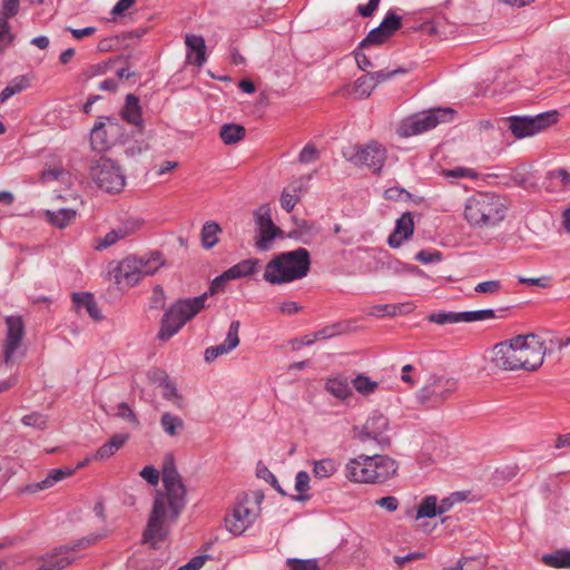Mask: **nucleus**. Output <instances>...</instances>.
Segmentation results:
<instances>
[{
    "mask_svg": "<svg viewBox=\"0 0 570 570\" xmlns=\"http://www.w3.org/2000/svg\"><path fill=\"white\" fill-rule=\"evenodd\" d=\"M258 264L259 261L256 258L244 259L225 271V277L236 279L253 275L257 271Z\"/></svg>",
    "mask_w": 570,
    "mask_h": 570,
    "instance_id": "27",
    "label": "nucleus"
},
{
    "mask_svg": "<svg viewBox=\"0 0 570 570\" xmlns=\"http://www.w3.org/2000/svg\"><path fill=\"white\" fill-rule=\"evenodd\" d=\"M459 381L454 376L430 374L423 386L416 392V401L426 409H438L458 390Z\"/></svg>",
    "mask_w": 570,
    "mask_h": 570,
    "instance_id": "7",
    "label": "nucleus"
},
{
    "mask_svg": "<svg viewBox=\"0 0 570 570\" xmlns=\"http://www.w3.org/2000/svg\"><path fill=\"white\" fill-rule=\"evenodd\" d=\"M338 470V463L331 458L313 462V474L317 479H327Z\"/></svg>",
    "mask_w": 570,
    "mask_h": 570,
    "instance_id": "35",
    "label": "nucleus"
},
{
    "mask_svg": "<svg viewBox=\"0 0 570 570\" xmlns=\"http://www.w3.org/2000/svg\"><path fill=\"white\" fill-rule=\"evenodd\" d=\"M77 212L71 208H60L58 210H47V219L58 228L67 227L71 222L75 220Z\"/></svg>",
    "mask_w": 570,
    "mask_h": 570,
    "instance_id": "31",
    "label": "nucleus"
},
{
    "mask_svg": "<svg viewBox=\"0 0 570 570\" xmlns=\"http://www.w3.org/2000/svg\"><path fill=\"white\" fill-rule=\"evenodd\" d=\"M379 26L390 38L402 27V19L393 11H389Z\"/></svg>",
    "mask_w": 570,
    "mask_h": 570,
    "instance_id": "44",
    "label": "nucleus"
},
{
    "mask_svg": "<svg viewBox=\"0 0 570 570\" xmlns=\"http://www.w3.org/2000/svg\"><path fill=\"white\" fill-rule=\"evenodd\" d=\"M245 128L236 124H225L220 127L219 137L226 145H233L245 137Z\"/></svg>",
    "mask_w": 570,
    "mask_h": 570,
    "instance_id": "33",
    "label": "nucleus"
},
{
    "mask_svg": "<svg viewBox=\"0 0 570 570\" xmlns=\"http://www.w3.org/2000/svg\"><path fill=\"white\" fill-rule=\"evenodd\" d=\"M160 426L169 436H176L185 428L184 420L170 412H165L160 417Z\"/></svg>",
    "mask_w": 570,
    "mask_h": 570,
    "instance_id": "32",
    "label": "nucleus"
},
{
    "mask_svg": "<svg viewBox=\"0 0 570 570\" xmlns=\"http://www.w3.org/2000/svg\"><path fill=\"white\" fill-rule=\"evenodd\" d=\"M29 86V80L24 76H20L14 78L1 92H0V101L4 102L10 97L16 94L21 92Z\"/></svg>",
    "mask_w": 570,
    "mask_h": 570,
    "instance_id": "39",
    "label": "nucleus"
},
{
    "mask_svg": "<svg viewBox=\"0 0 570 570\" xmlns=\"http://www.w3.org/2000/svg\"><path fill=\"white\" fill-rule=\"evenodd\" d=\"M409 72V69L405 68H396L393 70H379L375 72H368L371 79L374 81L375 87L384 81L392 79L397 75H405Z\"/></svg>",
    "mask_w": 570,
    "mask_h": 570,
    "instance_id": "48",
    "label": "nucleus"
},
{
    "mask_svg": "<svg viewBox=\"0 0 570 570\" xmlns=\"http://www.w3.org/2000/svg\"><path fill=\"white\" fill-rule=\"evenodd\" d=\"M21 422L26 426H32V428L42 430L47 425V416L39 412H33V413L24 415L21 419Z\"/></svg>",
    "mask_w": 570,
    "mask_h": 570,
    "instance_id": "50",
    "label": "nucleus"
},
{
    "mask_svg": "<svg viewBox=\"0 0 570 570\" xmlns=\"http://www.w3.org/2000/svg\"><path fill=\"white\" fill-rule=\"evenodd\" d=\"M309 474L306 471H299L295 478V490L298 492V495L294 499L296 501L305 502L309 499V495L306 492L309 490Z\"/></svg>",
    "mask_w": 570,
    "mask_h": 570,
    "instance_id": "42",
    "label": "nucleus"
},
{
    "mask_svg": "<svg viewBox=\"0 0 570 570\" xmlns=\"http://www.w3.org/2000/svg\"><path fill=\"white\" fill-rule=\"evenodd\" d=\"M107 127V134L112 139L114 144H125V128L120 121L115 117H101Z\"/></svg>",
    "mask_w": 570,
    "mask_h": 570,
    "instance_id": "36",
    "label": "nucleus"
},
{
    "mask_svg": "<svg viewBox=\"0 0 570 570\" xmlns=\"http://www.w3.org/2000/svg\"><path fill=\"white\" fill-rule=\"evenodd\" d=\"M311 268V255L304 247L283 252L271 259L263 278L273 285L291 283L305 277Z\"/></svg>",
    "mask_w": 570,
    "mask_h": 570,
    "instance_id": "4",
    "label": "nucleus"
},
{
    "mask_svg": "<svg viewBox=\"0 0 570 570\" xmlns=\"http://www.w3.org/2000/svg\"><path fill=\"white\" fill-rule=\"evenodd\" d=\"M73 302L83 307L94 321H101L104 315L90 293H73Z\"/></svg>",
    "mask_w": 570,
    "mask_h": 570,
    "instance_id": "30",
    "label": "nucleus"
},
{
    "mask_svg": "<svg viewBox=\"0 0 570 570\" xmlns=\"http://www.w3.org/2000/svg\"><path fill=\"white\" fill-rule=\"evenodd\" d=\"M455 111L452 108H434L415 114L401 124L399 134L403 137L419 135L435 128L439 124L453 119Z\"/></svg>",
    "mask_w": 570,
    "mask_h": 570,
    "instance_id": "10",
    "label": "nucleus"
},
{
    "mask_svg": "<svg viewBox=\"0 0 570 570\" xmlns=\"http://www.w3.org/2000/svg\"><path fill=\"white\" fill-rule=\"evenodd\" d=\"M102 537L104 534L91 533L87 537L77 540L73 544L69 546V549L71 550V552L76 551L77 549H85L91 544H95Z\"/></svg>",
    "mask_w": 570,
    "mask_h": 570,
    "instance_id": "59",
    "label": "nucleus"
},
{
    "mask_svg": "<svg viewBox=\"0 0 570 570\" xmlns=\"http://www.w3.org/2000/svg\"><path fill=\"white\" fill-rule=\"evenodd\" d=\"M163 397L171 402L177 409L184 407V399L178 393L176 384L168 380L163 386Z\"/></svg>",
    "mask_w": 570,
    "mask_h": 570,
    "instance_id": "43",
    "label": "nucleus"
},
{
    "mask_svg": "<svg viewBox=\"0 0 570 570\" xmlns=\"http://www.w3.org/2000/svg\"><path fill=\"white\" fill-rule=\"evenodd\" d=\"M442 254L439 250H420L415 259L422 264H430L441 261Z\"/></svg>",
    "mask_w": 570,
    "mask_h": 570,
    "instance_id": "60",
    "label": "nucleus"
},
{
    "mask_svg": "<svg viewBox=\"0 0 570 570\" xmlns=\"http://www.w3.org/2000/svg\"><path fill=\"white\" fill-rule=\"evenodd\" d=\"M325 390L338 400H346L352 395L350 381L346 376L337 375L330 377L325 382Z\"/></svg>",
    "mask_w": 570,
    "mask_h": 570,
    "instance_id": "25",
    "label": "nucleus"
},
{
    "mask_svg": "<svg viewBox=\"0 0 570 570\" xmlns=\"http://www.w3.org/2000/svg\"><path fill=\"white\" fill-rule=\"evenodd\" d=\"M375 504L387 510L389 512H394L399 508V500L395 497H383L375 501Z\"/></svg>",
    "mask_w": 570,
    "mask_h": 570,
    "instance_id": "64",
    "label": "nucleus"
},
{
    "mask_svg": "<svg viewBox=\"0 0 570 570\" xmlns=\"http://www.w3.org/2000/svg\"><path fill=\"white\" fill-rule=\"evenodd\" d=\"M389 37L382 30L380 26L372 29L367 36L360 42V48H366L370 45H382L384 43Z\"/></svg>",
    "mask_w": 570,
    "mask_h": 570,
    "instance_id": "47",
    "label": "nucleus"
},
{
    "mask_svg": "<svg viewBox=\"0 0 570 570\" xmlns=\"http://www.w3.org/2000/svg\"><path fill=\"white\" fill-rule=\"evenodd\" d=\"M90 175L97 186L107 193H119L126 184L120 166L110 158H100L90 168Z\"/></svg>",
    "mask_w": 570,
    "mask_h": 570,
    "instance_id": "12",
    "label": "nucleus"
},
{
    "mask_svg": "<svg viewBox=\"0 0 570 570\" xmlns=\"http://www.w3.org/2000/svg\"><path fill=\"white\" fill-rule=\"evenodd\" d=\"M374 88L375 83L367 72L358 77L351 86H348L346 88V92L355 98L364 99L371 96Z\"/></svg>",
    "mask_w": 570,
    "mask_h": 570,
    "instance_id": "26",
    "label": "nucleus"
},
{
    "mask_svg": "<svg viewBox=\"0 0 570 570\" xmlns=\"http://www.w3.org/2000/svg\"><path fill=\"white\" fill-rule=\"evenodd\" d=\"M494 317L495 312L491 308L462 312V318L464 323L479 322Z\"/></svg>",
    "mask_w": 570,
    "mask_h": 570,
    "instance_id": "49",
    "label": "nucleus"
},
{
    "mask_svg": "<svg viewBox=\"0 0 570 570\" xmlns=\"http://www.w3.org/2000/svg\"><path fill=\"white\" fill-rule=\"evenodd\" d=\"M254 217L257 226L255 246L261 252L268 250L272 247L273 240L281 236L283 230L274 224L271 208L267 204L259 206L254 212Z\"/></svg>",
    "mask_w": 570,
    "mask_h": 570,
    "instance_id": "14",
    "label": "nucleus"
},
{
    "mask_svg": "<svg viewBox=\"0 0 570 570\" xmlns=\"http://www.w3.org/2000/svg\"><path fill=\"white\" fill-rule=\"evenodd\" d=\"M500 289H501V283H500V281H497V279L479 283L474 288V291L478 293H488V294H495Z\"/></svg>",
    "mask_w": 570,
    "mask_h": 570,
    "instance_id": "61",
    "label": "nucleus"
},
{
    "mask_svg": "<svg viewBox=\"0 0 570 570\" xmlns=\"http://www.w3.org/2000/svg\"><path fill=\"white\" fill-rule=\"evenodd\" d=\"M286 567L289 570H321L316 559L288 558L286 560Z\"/></svg>",
    "mask_w": 570,
    "mask_h": 570,
    "instance_id": "46",
    "label": "nucleus"
},
{
    "mask_svg": "<svg viewBox=\"0 0 570 570\" xmlns=\"http://www.w3.org/2000/svg\"><path fill=\"white\" fill-rule=\"evenodd\" d=\"M557 111L541 112L533 117L514 116L510 118V130L514 137L524 138L538 134L539 131L557 122Z\"/></svg>",
    "mask_w": 570,
    "mask_h": 570,
    "instance_id": "13",
    "label": "nucleus"
},
{
    "mask_svg": "<svg viewBox=\"0 0 570 570\" xmlns=\"http://www.w3.org/2000/svg\"><path fill=\"white\" fill-rule=\"evenodd\" d=\"M165 306V293L160 285H157L153 289V295L149 303V308L161 309Z\"/></svg>",
    "mask_w": 570,
    "mask_h": 570,
    "instance_id": "58",
    "label": "nucleus"
},
{
    "mask_svg": "<svg viewBox=\"0 0 570 570\" xmlns=\"http://www.w3.org/2000/svg\"><path fill=\"white\" fill-rule=\"evenodd\" d=\"M414 230V223L411 213H404L397 220L394 232L389 236L387 244L397 248L409 239Z\"/></svg>",
    "mask_w": 570,
    "mask_h": 570,
    "instance_id": "19",
    "label": "nucleus"
},
{
    "mask_svg": "<svg viewBox=\"0 0 570 570\" xmlns=\"http://www.w3.org/2000/svg\"><path fill=\"white\" fill-rule=\"evenodd\" d=\"M546 181L548 191L570 189V173L564 168L549 170L546 174Z\"/></svg>",
    "mask_w": 570,
    "mask_h": 570,
    "instance_id": "24",
    "label": "nucleus"
},
{
    "mask_svg": "<svg viewBox=\"0 0 570 570\" xmlns=\"http://www.w3.org/2000/svg\"><path fill=\"white\" fill-rule=\"evenodd\" d=\"M208 293H204L193 298L178 299L165 312L158 338L166 341L177 334L180 328L200 311L206 307Z\"/></svg>",
    "mask_w": 570,
    "mask_h": 570,
    "instance_id": "6",
    "label": "nucleus"
},
{
    "mask_svg": "<svg viewBox=\"0 0 570 570\" xmlns=\"http://www.w3.org/2000/svg\"><path fill=\"white\" fill-rule=\"evenodd\" d=\"M544 353V344L537 335H518L493 346L491 363L504 371H535L542 365Z\"/></svg>",
    "mask_w": 570,
    "mask_h": 570,
    "instance_id": "2",
    "label": "nucleus"
},
{
    "mask_svg": "<svg viewBox=\"0 0 570 570\" xmlns=\"http://www.w3.org/2000/svg\"><path fill=\"white\" fill-rule=\"evenodd\" d=\"M19 11V0H3L1 9V18L8 21V19L14 17Z\"/></svg>",
    "mask_w": 570,
    "mask_h": 570,
    "instance_id": "56",
    "label": "nucleus"
},
{
    "mask_svg": "<svg viewBox=\"0 0 570 570\" xmlns=\"http://www.w3.org/2000/svg\"><path fill=\"white\" fill-rule=\"evenodd\" d=\"M90 144L92 149L104 151L110 148L114 144L110 136L107 134V127L102 118H98L90 132Z\"/></svg>",
    "mask_w": 570,
    "mask_h": 570,
    "instance_id": "23",
    "label": "nucleus"
},
{
    "mask_svg": "<svg viewBox=\"0 0 570 570\" xmlns=\"http://www.w3.org/2000/svg\"><path fill=\"white\" fill-rule=\"evenodd\" d=\"M163 265L159 254L149 259L144 257L126 258L119 263L115 269L116 283L122 286L132 287L137 285L145 276L155 274Z\"/></svg>",
    "mask_w": 570,
    "mask_h": 570,
    "instance_id": "8",
    "label": "nucleus"
},
{
    "mask_svg": "<svg viewBox=\"0 0 570 570\" xmlns=\"http://www.w3.org/2000/svg\"><path fill=\"white\" fill-rule=\"evenodd\" d=\"M73 471L72 469H52L42 481L30 485L29 489L31 492L49 489L57 482L72 475Z\"/></svg>",
    "mask_w": 570,
    "mask_h": 570,
    "instance_id": "28",
    "label": "nucleus"
},
{
    "mask_svg": "<svg viewBox=\"0 0 570 570\" xmlns=\"http://www.w3.org/2000/svg\"><path fill=\"white\" fill-rule=\"evenodd\" d=\"M139 475L145 479L150 485H156L159 482V471L153 465L145 466Z\"/></svg>",
    "mask_w": 570,
    "mask_h": 570,
    "instance_id": "62",
    "label": "nucleus"
},
{
    "mask_svg": "<svg viewBox=\"0 0 570 570\" xmlns=\"http://www.w3.org/2000/svg\"><path fill=\"white\" fill-rule=\"evenodd\" d=\"M71 550L69 549V546L60 547L58 550H56L55 553L51 556H48L43 559L42 564L38 568V570H62L67 566H69L75 557H70L69 553Z\"/></svg>",
    "mask_w": 570,
    "mask_h": 570,
    "instance_id": "22",
    "label": "nucleus"
},
{
    "mask_svg": "<svg viewBox=\"0 0 570 570\" xmlns=\"http://www.w3.org/2000/svg\"><path fill=\"white\" fill-rule=\"evenodd\" d=\"M120 116L124 120H126L128 124L134 125L138 127L139 129L142 128V112L140 107V101L137 96L134 94H128L126 96L125 106L122 107L120 111Z\"/></svg>",
    "mask_w": 570,
    "mask_h": 570,
    "instance_id": "21",
    "label": "nucleus"
},
{
    "mask_svg": "<svg viewBox=\"0 0 570 570\" xmlns=\"http://www.w3.org/2000/svg\"><path fill=\"white\" fill-rule=\"evenodd\" d=\"M436 515H439L436 497L435 495L425 497L422 500V502L420 503V505L417 507L416 519H422V518L431 519Z\"/></svg>",
    "mask_w": 570,
    "mask_h": 570,
    "instance_id": "37",
    "label": "nucleus"
},
{
    "mask_svg": "<svg viewBox=\"0 0 570 570\" xmlns=\"http://www.w3.org/2000/svg\"><path fill=\"white\" fill-rule=\"evenodd\" d=\"M7 335L3 344V358L7 365L14 362L24 336V324L20 316H7Z\"/></svg>",
    "mask_w": 570,
    "mask_h": 570,
    "instance_id": "16",
    "label": "nucleus"
},
{
    "mask_svg": "<svg viewBox=\"0 0 570 570\" xmlns=\"http://www.w3.org/2000/svg\"><path fill=\"white\" fill-rule=\"evenodd\" d=\"M312 179V175H308L306 177H299V178H296L294 180H292L286 187L285 189H287V191H293L294 194H296L298 197L301 196V194H303L304 191H306L307 189V181Z\"/></svg>",
    "mask_w": 570,
    "mask_h": 570,
    "instance_id": "54",
    "label": "nucleus"
},
{
    "mask_svg": "<svg viewBox=\"0 0 570 570\" xmlns=\"http://www.w3.org/2000/svg\"><path fill=\"white\" fill-rule=\"evenodd\" d=\"M240 323L239 321H233L228 327L227 335L222 344L216 346H209L205 350L204 358L206 362H213L217 357L228 354L234 348H236L239 344V332Z\"/></svg>",
    "mask_w": 570,
    "mask_h": 570,
    "instance_id": "17",
    "label": "nucleus"
},
{
    "mask_svg": "<svg viewBox=\"0 0 570 570\" xmlns=\"http://www.w3.org/2000/svg\"><path fill=\"white\" fill-rule=\"evenodd\" d=\"M542 561L552 568H570V551L558 550L553 553H547Z\"/></svg>",
    "mask_w": 570,
    "mask_h": 570,
    "instance_id": "38",
    "label": "nucleus"
},
{
    "mask_svg": "<svg viewBox=\"0 0 570 570\" xmlns=\"http://www.w3.org/2000/svg\"><path fill=\"white\" fill-rule=\"evenodd\" d=\"M127 439L128 436L125 434H115L96 451L94 459L100 461L109 459L125 444Z\"/></svg>",
    "mask_w": 570,
    "mask_h": 570,
    "instance_id": "29",
    "label": "nucleus"
},
{
    "mask_svg": "<svg viewBox=\"0 0 570 570\" xmlns=\"http://www.w3.org/2000/svg\"><path fill=\"white\" fill-rule=\"evenodd\" d=\"M352 384L353 387L364 396L373 394L379 386L377 382L371 380L364 374H358L355 379H353Z\"/></svg>",
    "mask_w": 570,
    "mask_h": 570,
    "instance_id": "40",
    "label": "nucleus"
},
{
    "mask_svg": "<svg viewBox=\"0 0 570 570\" xmlns=\"http://www.w3.org/2000/svg\"><path fill=\"white\" fill-rule=\"evenodd\" d=\"M431 323L439 325L462 323V312H436L428 316Z\"/></svg>",
    "mask_w": 570,
    "mask_h": 570,
    "instance_id": "41",
    "label": "nucleus"
},
{
    "mask_svg": "<svg viewBox=\"0 0 570 570\" xmlns=\"http://www.w3.org/2000/svg\"><path fill=\"white\" fill-rule=\"evenodd\" d=\"M147 377L150 383L158 384L159 386H163L169 380V376L166 373V371L159 367L150 368L147 372Z\"/></svg>",
    "mask_w": 570,
    "mask_h": 570,
    "instance_id": "55",
    "label": "nucleus"
},
{
    "mask_svg": "<svg viewBox=\"0 0 570 570\" xmlns=\"http://www.w3.org/2000/svg\"><path fill=\"white\" fill-rule=\"evenodd\" d=\"M397 471L395 460L387 455L361 454L351 459L344 468L346 479L354 483H383Z\"/></svg>",
    "mask_w": 570,
    "mask_h": 570,
    "instance_id": "5",
    "label": "nucleus"
},
{
    "mask_svg": "<svg viewBox=\"0 0 570 570\" xmlns=\"http://www.w3.org/2000/svg\"><path fill=\"white\" fill-rule=\"evenodd\" d=\"M318 159V150L312 144H307L298 155V161L301 164H311Z\"/></svg>",
    "mask_w": 570,
    "mask_h": 570,
    "instance_id": "53",
    "label": "nucleus"
},
{
    "mask_svg": "<svg viewBox=\"0 0 570 570\" xmlns=\"http://www.w3.org/2000/svg\"><path fill=\"white\" fill-rule=\"evenodd\" d=\"M299 202V197L293 191H287V189H283L281 195V207L286 212L291 213L296 204Z\"/></svg>",
    "mask_w": 570,
    "mask_h": 570,
    "instance_id": "52",
    "label": "nucleus"
},
{
    "mask_svg": "<svg viewBox=\"0 0 570 570\" xmlns=\"http://www.w3.org/2000/svg\"><path fill=\"white\" fill-rule=\"evenodd\" d=\"M140 227V222L138 219H130L121 225H119L117 228L110 230L107 233L104 238H101L96 246L97 249L101 250L105 249L114 244H116L118 240L126 238L127 236L136 233Z\"/></svg>",
    "mask_w": 570,
    "mask_h": 570,
    "instance_id": "18",
    "label": "nucleus"
},
{
    "mask_svg": "<svg viewBox=\"0 0 570 570\" xmlns=\"http://www.w3.org/2000/svg\"><path fill=\"white\" fill-rule=\"evenodd\" d=\"M161 472L165 492L157 493L144 532L145 541L153 544L166 539L169 528L177 522L187 503L186 487L171 456L164 461Z\"/></svg>",
    "mask_w": 570,
    "mask_h": 570,
    "instance_id": "1",
    "label": "nucleus"
},
{
    "mask_svg": "<svg viewBox=\"0 0 570 570\" xmlns=\"http://www.w3.org/2000/svg\"><path fill=\"white\" fill-rule=\"evenodd\" d=\"M222 232L216 222H206L200 232L202 245L204 248H213L218 243V234Z\"/></svg>",
    "mask_w": 570,
    "mask_h": 570,
    "instance_id": "34",
    "label": "nucleus"
},
{
    "mask_svg": "<svg viewBox=\"0 0 570 570\" xmlns=\"http://www.w3.org/2000/svg\"><path fill=\"white\" fill-rule=\"evenodd\" d=\"M185 45L188 49L187 59L197 67L206 62V43L203 36L188 33L185 36Z\"/></svg>",
    "mask_w": 570,
    "mask_h": 570,
    "instance_id": "20",
    "label": "nucleus"
},
{
    "mask_svg": "<svg viewBox=\"0 0 570 570\" xmlns=\"http://www.w3.org/2000/svg\"><path fill=\"white\" fill-rule=\"evenodd\" d=\"M262 500V494H255L254 498L245 495L238 500L232 513L225 517L227 530L235 535H239L248 529L261 513L259 504Z\"/></svg>",
    "mask_w": 570,
    "mask_h": 570,
    "instance_id": "9",
    "label": "nucleus"
},
{
    "mask_svg": "<svg viewBox=\"0 0 570 570\" xmlns=\"http://www.w3.org/2000/svg\"><path fill=\"white\" fill-rule=\"evenodd\" d=\"M463 495L460 492L452 493L450 497H446L441 500L438 504L439 514H443L450 511L455 502L462 501Z\"/></svg>",
    "mask_w": 570,
    "mask_h": 570,
    "instance_id": "57",
    "label": "nucleus"
},
{
    "mask_svg": "<svg viewBox=\"0 0 570 570\" xmlns=\"http://www.w3.org/2000/svg\"><path fill=\"white\" fill-rule=\"evenodd\" d=\"M503 197L489 191L470 196L464 205V218L473 228L490 229L498 226L507 215Z\"/></svg>",
    "mask_w": 570,
    "mask_h": 570,
    "instance_id": "3",
    "label": "nucleus"
},
{
    "mask_svg": "<svg viewBox=\"0 0 570 570\" xmlns=\"http://www.w3.org/2000/svg\"><path fill=\"white\" fill-rule=\"evenodd\" d=\"M442 176L449 180H456L462 178L475 179L479 174L472 168L455 167L453 169L442 170Z\"/></svg>",
    "mask_w": 570,
    "mask_h": 570,
    "instance_id": "45",
    "label": "nucleus"
},
{
    "mask_svg": "<svg viewBox=\"0 0 570 570\" xmlns=\"http://www.w3.org/2000/svg\"><path fill=\"white\" fill-rule=\"evenodd\" d=\"M387 428V417L383 414L374 413L366 420L362 431L358 433V440L363 444L375 442L379 448L385 449L390 445V438L385 434Z\"/></svg>",
    "mask_w": 570,
    "mask_h": 570,
    "instance_id": "15",
    "label": "nucleus"
},
{
    "mask_svg": "<svg viewBox=\"0 0 570 570\" xmlns=\"http://www.w3.org/2000/svg\"><path fill=\"white\" fill-rule=\"evenodd\" d=\"M117 415L126 421L138 424L136 414L134 413L131 407L125 402H122L118 405Z\"/></svg>",
    "mask_w": 570,
    "mask_h": 570,
    "instance_id": "63",
    "label": "nucleus"
},
{
    "mask_svg": "<svg viewBox=\"0 0 570 570\" xmlns=\"http://www.w3.org/2000/svg\"><path fill=\"white\" fill-rule=\"evenodd\" d=\"M343 157L355 166H365L380 174L385 159V148L376 141H371L364 146L348 145L342 149Z\"/></svg>",
    "mask_w": 570,
    "mask_h": 570,
    "instance_id": "11",
    "label": "nucleus"
},
{
    "mask_svg": "<svg viewBox=\"0 0 570 570\" xmlns=\"http://www.w3.org/2000/svg\"><path fill=\"white\" fill-rule=\"evenodd\" d=\"M13 41V35L10 32L9 22L0 19V52L4 51Z\"/></svg>",
    "mask_w": 570,
    "mask_h": 570,
    "instance_id": "51",
    "label": "nucleus"
}]
</instances>
